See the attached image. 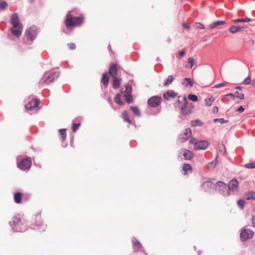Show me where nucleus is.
I'll use <instances>...</instances> for the list:
<instances>
[{"instance_id": "1", "label": "nucleus", "mask_w": 255, "mask_h": 255, "mask_svg": "<svg viewBox=\"0 0 255 255\" xmlns=\"http://www.w3.org/2000/svg\"><path fill=\"white\" fill-rule=\"evenodd\" d=\"M9 224L14 232H22L28 230L27 220L21 218L19 215L13 217Z\"/></svg>"}, {"instance_id": "2", "label": "nucleus", "mask_w": 255, "mask_h": 255, "mask_svg": "<svg viewBox=\"0 0 255 255\" xmlns=\"http://www.w3.org/2000/svg\"><path fill=\"white\" fill-rule=\"evenodd\" d=\"M84 19L83 16H74L72 12H67L64 20V24L69 30H72L74 27L81 26L84 23Z\"/></svg>"}, {"instance_id": "3", "label": "nucleus", "mask_w": 255, "mask_h": 255, "mask_svg": "<svg viewBox=\"0 0 255 255\" xmlns=\"http://www.w3.org/2000/svg\"><path fill=\"white\" fill-rule=\"evenodd\" d=\"M177 102L179 105L181 104L180 109L182 115L186 116L191 113L192 107L188 105V101L185 97H178Z\"/></svg>"}, {"instance_id": "4", "label": "nucleus", "mask_w": 255, "mask_h": 255, "mask_svg": "<svg viewBox=\"0 0 255 255\" xmlns=\"http://www.w3.org/2000/svg\"><path fill=\"white\" fill-rule=\"evenodd\" d=\"M59 76V73L56 72H46L40 80V83L49 84L53 82Z\"/></svg>"}, {"instance_id": "5", "label": "nucleus", "mask_w": 255, "mask_h": 255, "mask_svg": "<svg viewBox=\"0 0 255 255\" xmlns=\"http://www.w3.org/2000/svg\"><path fill=\"white\" fill-rule=\"evenodd\" d=\"M189 142L190 144L194 145V148L195 150H204L209 145V143L207 141L205 140L197 141L196 139L194 137H191Z\"/></svg>"}, {"instance_id": "6", "label": "nucleus", "mask_w": 255, "mask_h": 255, "mask_svg": "<svg viewBox=\"0 0 255 255\" xmlns=\"http://www.w3.org/2000/svg\"><path fill=\"white\" fill-rule=\"evenodd\" d=\"M228 190L226 195L236 194L239 190V182L236 179H232L227 185Z\"/></svg>"}, {"instance_id": "7", "label": "nucleus", "mask_w": 255, "mask_h": 255, "mask_svg": "<svg viewBox=\"0 0 255 255\" xmlns=\"http://www.w3.org/2000/svg\"><path fill=\"white\" fill-rule=\"evenodd\" d=\"M38 29L37 26L32 25L27 28L25 32V36L27 40L33 41L36 38Z\"/></svg>"}, {"instance_id": "8", "label": "nucleus", "mask_w": 255, "mask_h": 255, "mask_svg": "<svg viewBox=\"0 0 255 255\" xmlns=\"http://www.w3.org/2000/svg\"><path fill=\"white\" fill-rule=\"evenodd\" d=\"M34 226L35 227H31L33 229L37 228L40 232H42L45 231L47 225L42 221L41 216L40 214H37L35 217Z\"/></svg>"}, {"instance_id": "9", "label": "nucleus", "mask_w": 255, "mask_h": 255, "mask_svg": "<svg viewBox=\"0 0 255 255\" xmlns=\"http://www.w3.org/2000/svg\"><path fill=\"white\" fill-rule=\"evenodd\" d=\"M31 166V159L30 157L23 158L17 162V167L21 170H28Z\"/></svg>"}, {"instance_id": "10", "label": "nucleus", "mask_w": 255, "mask_h": 255, "mask_svg": "<svg viewBox=\"0 0 255 255\" xmlns=\"http://www.w3.org/2000/svg\"><path fill=\"white\" fill-rule=\"evenodd\" d=\"M215 190L218 191L219 194L224 196H228L226 195V191L228 190L227 185L222 181H219L215 184Z\"/></svg>"}, {"instance_id": "11", "label": "nucleus", "mask_w": 255, "mask_h": 255, "mask_svg": "<svg viewBox=\"0 0 255 255\" xmlns=\"http://www.w3.org/2000/svg\"><path fill=\"white\" fill-rule=\"evenodd\" d=\"M12 36L15 38H19L22 34L23 30V25H15V26H11L9 29Z\"/></svg>"}, {"instance_id": "12", "label": "nucleus", "mask_w": 255, "mask_h": 255, "mask_svg": "<svg viewBox=\"0 0 255 255\" xmlns=\"http://www.w3.org/2000/svg\"><path fill=\"white\" fill-rule=\"evenodd\" d=\"M192 131L190 128L184 129L179 135V140L181 142H185L188 139L191 138Z\"/></svg>"}, {"instance_id": "13", "label": "nucleus", "mask_w": 255, "mask_h": 255, "mask_svg": "<svg viewBox=\"0 0 255 255\" xmlns=\"http://www.w3.org/2000/svg\"><path fill=\"white\" fill-rule=\"evenodd\" d=\"M162 101L161 97L157 96H154L150 97L147 101V104L152 108L158 107Z\"/></svg>"}, {"instance_id": "14", "label": "nucleus", "mask_w": 255, "mask_h": 255, "mask_svg": "<svg viewBox=\"0 0 255 255\" xmlns=\"http://www.w3.org/2000/svg\"><path fill=\"white\" fill-rule=\"evenodd\" d=\"M40 101L38 99L32 98L27 104L25 105V108L27 110L34 111L38 108Z\"/></svg>"}, {"instance_id": "15", "label": "nucleus", "mask_w": 255, "mask_h": 255, "mask_svg": "<svg viewBox=\"0 0 255 255\" xmlns=\"http://www.w3.org/2000/svg\"><path fill=\"white\" fill-rule=\"evenodd\" d=\"M179 157L185 160H190L193 157V153L191 151L183 148L179 151Z\"/></svg>"}, {"instance_id": "16", "label": "nucleus", "mask_w": 255, "mask_h": 255, "mask_svg": "<svg viewBox=\"0 0 255 255\" xmlns=\"http://www.w3.org/2000/svg\"><path fill=\"white\" fill-rule=\"evenodd\" d=\"M254 233L250 229L242 230L240 233V238L242 241L253 237Z\"/></svg>"}, {"instance_id": "17", "label": "nucleus", "mask_w": 255, "mask_h": 255, "mask_svg": "<svg viewBox=\"0 0 255 255\" xmlns=\"http://www.w3.org/2000/svg\"><path fill=\"white\" fill-rule=\"evenodd\" d=\"M202 186L205 191L211 192L212 191L215 189V185H214L212 181L209 180L204 182Z\"/></svg>"}, {"instance_id": "18", "label": "nucleus", "mask_w": 255, "mask_h": 255, "mask_svg": "<svg viewBox=\"0 0 255 255\" xmlns=\"http://www.w3.org/2000/svg\"><path fill=\"white\" fill-rule=\"evenodd\" d=\"M10 23H11V26L22 24L19 21V16L17 13L15 12L11 14L10 16Z\"/></svg>"}, {"instance_id": "19", "label": "nucleus", "mask_w": 255, "mask_h": 255, "mask_svg": "<svg viewBox=\"0 0 255 255\" xmlns=\"http://www.w3.org/2000/svg\"><path fill=\"white\" fill-rule=\"evenodd\" d=\"M132 246L133 250L135 251H138L140 250V249L142 248V245L140 244V243L139 242L138 240H137L135 238H132L131 240Z\"/></svg>"}, {"instance_id": "20", "label": "nucleus", "mask_w": 255, "mask_h": 255, "mask_svg": "<svg viewBox=\"0 0 255 255\" xmlns=\"http://www.w3.org/2000/svg\"><path fill=\"white\" fill-rule=\"evenodd\" d=\"M177 94L174 91L168 90L163 94V97L166 100H169L171 98L176 97Z\"/></svg>"}, {"instance_id": "21", "label": "nucleus", "mask_w": 255, "mask_h": 255, "mask_svg": "<svg viewBox=\"0 0 255 255\" xmlns=\"http://www.w3.org/2000/svg\"><path fill=\"white\" fill-rule=\"evenodd\" d=\"M108 74H110L112 77L113 75H118V68L116 64H113L110 67Z\"/></svg>"}, {"instance_id": "22", "label": "nucleus", "mask_w": 255, "mask_h": 255, "mask_svg": "<svg viewBox=\"0 0 255 255\" xmlns=\"http://www.w3.org/2000/svg\"><path fill=\"white\" fill-rule=\"evenodd\" d=\"M113 83L112 86L114 89H117L121 85V79L118 78L116 75H113L112 77Z\"/></svg>"}, {"instance_id": "23", "label": "nucleus", "mask_w": 255, "mask_h": 255, "mask_svg": "<svg viewBox=\"0 0 255 255\" xmlns=\"http://www.w3.org/2000/svg\"><path fill=\"white\" fill-rule=\"evenodd\" d=\"M244 27V26L233 25L229 28V31L231 33L235 34L240 31Z\"/></svg>"}, {"instance_id": "24", "label": "nucleus", "mask_w": 255, "mask_h": 255, "mask_svg": "<svg viewBox=\"0 0 255 255\" xmlns=\"http://www.w3.org/2000/svg\"><path fill=\"white\" fill-rule=\"evenodd\" d=\"M225 23V21L218 20L212 22L209 25V26L211 29H214L217 27L218 26L224 24Z\"/></svg>"}, {"instance_id": "25", "label": "nucleus", "mask_w": 255, "mask_h": 255, "mask_svg": "<svg viewBox=\"0 0 255 255\" xmlns=\"http://www.w3.org/2000/svg\"><path fill=\"white\" fill-rule=\"evenodd\" d=\"M14 200L16 204H20L22 201V194L20 192H15L14 194Z\"/></svg>"}, {"instance_id": "26", "label": "nucleus", "mask_w": 255, "mask_h": 255, "mask_svg": "<svg viewBox=\"0 0 255 255\" xmlns=\"http://www.w3.org/2000/svg\"><path fill=\"white\" fill-rule=\"evenodd\" d=\"M130 110L132 111V113L136 117H141V112L139 109L136 106H130Z\"/></svg>"}, {"instance_id": "27", "label": "nucleus", "mask_w": 255, "mask_h": 255, "mask_svg": "<svg viewBox=\"0 0 255 255\" xmlns=\"http://www.w3.org/2000/svg\"><path fill=\"white\" fill-rule=\"evenodd\" d=\"M109 78L108 77V72H105L103 74L102 78H101V82L105 86H107L109 83Z\"/></svg>"}, {"instance_id": "28", "label": "nucleus", "mask_w": 255, "mask_h": 255, "mask_svg": "<svg viewBox=\"0 0 255 255\" xmlns=\"http://www.w3.org/2000/svg\"><path fill=\"white\" fill-rule=\"evenodd\" d=\"M183 84L186 87H192L193 85V82L190 78H185L183 79Z\"/></svg>"}, {"instance_id": "29", "label": "nucleus", "mask_w": 255, "mask_h": 255, "mask_svg": "<svg viewBox=\"0 0 255 255\" xmlns=\"http://www.w3.org/2000/svg\"><path fill=\"white\" fill-rule=\"evenodd\" d=\"M182 170L184 172V174H186L192 171V167L189 164H184L182 167Z\"/></svg>"}, {"instance_id": "30", "label": "nucleus", "mask_w": 255, "mask_h": 255, "mask_svg": "<svg viewBox=\"0 0 255 255\" xmlns=\"http://www.w3.org/2000/svg\"><path fill=\"white\" fill-rule=\"evenodd\" d=\"M191 125L193 127H201L203 125V123L199 119H196L191 122Z\"/></svg>"}, {"instance_id": "31", "label": "nucleus", "mask_w": 255, "mask_h": 255, "mask_svg": "<svg viewBox=\"0 0 255 255\" xmlns=\"http://www.w3.org/2000/svg\"><path fill=\"white\" fill-rule=\"evenodd\" d=\"M121 94L117 93L116 95V96H115V99H114L115 102L119 105H122L123 104V102L121 100Z\"/></svg>"}, {"instance_id": "32", "label": "nucleus", "mask_w": 255, "mask_h": 255, "mask_svg": "<svg viewBox=\"0 0 255 255\" xmlns=\"http://www.w3.org/2000/svg\"><path fill=\"white\" fill-rule=\"evenodd\" d=\"M124 97L125 98L126 102L128 104H130L133 101V97L131 94H125Z\"/></svg>"}, {"instance_id": "33", "label": "nucleus", "mask_w": 255, "mask_h": 255, "mask_svg": "<svg viewBox=\"0 0 255 255\" xmlns=\"http://www.w3.org/2000/svg\"><path fill=\"white\" fill-rule=\"evenodd\" d=\"M122 118L124 120L129 124H131V121L130 120L127 111H124L122 114Z\"/></svg>"}, {"instance_id": "34", "label": "nucleus", "mask_w": 255, "mask_h": 255, "mask_svg": "<svg viewBox=\"0 0 255 255\" xmlns=\"http://www.w3.org/2000/svg\"><path fill=\"white\" fill-rule=\"evenodd\" d=\"M59 132L61 135V139L62 141H64L66 138V128H61L59 130Z\"/></svg>"}, {"instance_id": "35", "label": "nucleus", "mask_w": 255, "mask_h": 255, "mask_svg": "<svg viewBox=\"0 0 255 255\" xmlns=\"http://www.w3.org/2000/svg\"><path fill=\"white\" fill-rule=\"evenodd\" d=\"M251 20H252V19L251 18L247 17L246 18L235 19L233 20L232 21L235 23H238V22H249Z\"/></svg>"}, {"instance_id": "36", "label": "nucleus", "mask_w": 255, "mask_h": 255, "mask_svg": "<svg viewBox=\"0 0 255 255\" xmlns=\"http://www.w3.org/2000/svg\"><path fill=\"white\" fill-rule=\"evenodd\" d=\"M217 157L218 156L217 155L213 161L210 162L208 164V167L209 168H214L215 166L216 165V164L217 163Z\"/></svg>"}, {"instance_id": "37", "label": "nucleus", "mask_w": 255, "mask_h": 255, "mask_svg": "<svg viewBox=\"0 0 255 255\" xmlns=\"http://www.w3.org/2000/svg\"><path fill=\"white\" fill-rule=\"evenodd\" d=\"M247 199V200H255V195L254 191H249L246 193Z\"/></svg>"}, {"instance_id": "38", "label": "nucleus", "mask_w": 255, "mask_h": 255, "mask_svg": "<svg viewBox=\"0 0 255 255\" xmlns=\"http://www.w3.org/2000/svg\"><path fill=\"white\" fill-rule=\"evenodd\" d=\"M7 3L4 0L0 1V11H3L7 9Z\"/></svg>"}, {"instance_id": "39", "label": "nucleus", "mask_w": 255, "mask_h": 255, "mask_svg": "<svg viewBox=\"0 0 255 255\" xmlns=\"http://www.w3.org/2000/svg\"><path fill=\"white\" fill-rule=\"evenodd\" d=\"M174 80V78L172 76L169 75L168 76L166 81L164 83V86H166L169 84H171Z\"/></svg>"}, {"instance_id": "40", "label": "nucleus", "mask_w": 255, "mask_h": 255, "mask_svg": "<svg viewBox=\"0 0 255 255\" xmlns=\"http://www.w3.org/2000/svg\"><path fill=\"white\" fill-rule=\"evenodd\" d=\"M80 125V123H73L72 126L73 132H75L78 129Z\"/></svg>"}, {"instance_id": "41", "label": "nucleus", "mask_w": 255, "mask_h": 255, "mask_svg": "<svg viewBox=\"0 0 255 255\" xmlns=\"http://www.w3.org/2000/svg\"><path fill=\"white\" fill-rule=\"evenodd\" d=\"M214 123L219 122L221 124H225V123H228V120H225L223 118L215 119L214 120Z\"/></svg>"}, {"instance_id": "42", "label": "nucleus", "mask_w": 255, "mask_h": 255, "mask_svg": "<svg viewBox=\"0 0 255 255\" xmlns=\"http://www.w3.org/2000/svg\"><path fill=\"white\" fill-rule=\"evenodd\" d=\"M188 99L193 102H196L198 100V97L196 95L194 94H189L188 95Z\"/></svg>"}, {"instance_id": "43", "label": "nucleus", "mask_w": 255, "mask_h": 255, "mask_svg": "<svg viewBox=\"0 0 255 255\" xmlns=\"http://www.w3.org/2000/svg\"><path fill=\"white\" fill-rule=\"evenodd\" d=\"M237 204L241 209H243L245 206V201L243 199H240L237 202Z\"/></svg>"}, {"instance_id": "44", "label": "nucleus", "mask_w": 255, "mask_h": 255, "mask_svg": "<svg viewBox=\"0 0 255 255\" xmlns=\"http://www.w3.org/2000/svg\"><path fill=\"white\" fill-rule=\"evenodd\" d=\"M125 87V94H131L132 91L131 86L130 85H126Z\"/></svg>"}, {"instance_id": "45", "label": "nucleus", "mask_w": 255, "mask_h": 255, "mask_svg": "<svg viewBox=\"0 0 255 255\" xmlns=\"http://www.w3.org/2000/svg\"><path fill=\"white\" fill-rule=\"evenodd\" d=\"M214 101V99L212 97L209 98V99H206L205 100L206 105L207 106H210L212 105V103Z\"/></svg>"}, {"instance_id": "46", "label": "nucleus", "mask_w": 255, "mask_h": 255, "mask_svg": "<svg viewBox=\"0 0 255 255\" xmlns=\"http://www.w3.org/2000/svg\"><path fill=\"white\" fill-rule=\"evenodd\" d=\"M218 149L220 152L223 154L226 152L225 147L224 146L223 144H221L218 145Z\"/></svg>"}, {"instance_id": "47", "label": "nucleus", "mask_w": 255, "mask_h": 255, "mask_svg": "<svg viewBox=\"0 0 255 255\" xmlns=\"http://www.w3.org/2000/svg\"><path fill=\"white\" fill-rule=\"evenodd\" d=\"M235 97L240 100H243L244 99V95L243 93H240L238 91H236L235 92Z\"/></svg>"}, {"instance_id": "48", "label": "nucleus", "mask_w": 255, "mask_h": 255, "mask_svg": "<svg viewBox=\"0 0 255 255\" xmlns=\"http://www.w3.org/2000/svg\"><path fill=\"white\" fill-rule=\"evenodd\" d=\"M245 167L247 168L252 169L255 168V162L252 163H247L245 165Z\"/></svg>"}, {"instance_id": "49", "label": "nucleus", "mask_w": 255, "mask_h": 255, "mask_svg": "<svg viewBox=\"0 0 255 255\" xmlns=\"http://www.w3.org/2000/svg\"><path fill=\"white\" fill-rule=\"evenodd\" d=\"M188 63L190 64V68H191L195 64V59L193 57H190L188 58Z\"/></svg>"}, {"instance_id": "50", "label": "nucleus", "mask_w": 255, "mask_h": 255, "mask_svg": "<svg viewBox=\"0 0 255 255\" xmlns=\"http://www.w3.org/2000/svg\"><path fill=\"white\" fill-rule=\"evenodd\" d=\"M228 84L227 82H224L223 83H219L216 85H215L214 87L215 88H219L223 86H226Z\"/></svg>"}, {"instance_id": "51", "label": "nucleus", "mask_w": 255, "mask_h": 255, "mask_svg": "<svg viewBox=\"0 0 255 255\" xmlns=\"http://www.w3.org/2000/svg\"><path fill=\"white\" fill-rule=\"evenodd\" d=\"M195 26L196 27V28L202 29L205 28V26L203 24L197 22L195 24Z\"/></svg>"}, {"instance_id": "52", "label": "nucleus", "mask_w": 255, "mask_h": 255, "mask_svg": "<svg viewBox=\"0 0 255 255\" xmlns=\"http://www.w3.org/2000/svg\"><path fill=\"white\" fill-rule=\"evenodd\" d=\"M251 82V78L250 76H248V77L245 78L243 83L245 85H248V84H250Z\"/></svg>"}, {"instance_id": "53", "label": "nucleus", "mask_w": 255, "mask_h": 255, "mask_svg": "<svg viewBox=\"0 0 255 255\" xmlns=\"http://www.w3.org/2000/svg\"><path fill=\"white\" fill-rule=\"evenodd\" d=\"M68 46L69 49L73 50L76 48V45L74 43H70L68 44Z\"/></svg>"}, {"instance_id": "54", "label": "nucleus", "mask_w": 255, "mask_h": 255, "mask_svg": "<svg viewBox=\"0 0 255 255\" xmlns=\"http://www.w3.org/2000/svg\"><path fill=\"white\" fill-rule=\"evenodd\" d=\"M244 110H245V109L242 106L239 107L237 109V111L240 112V113L243 112V111H244Z\"/></svg>"}, {"instance_id": "55", "label": "nucleus", "mask_w": 255, "mask_h": 255, "mask_svg": "<svg viewBox=\"0 0 255 255\" xmlns=\"http://www.w3.org/2000/svg\"><path fill=\"white\" fill-rule=\"evenodd\" d=\"M182 26H183V27L185 29H190V26L189 25H188L187 24H186V23H185V22H184L182 24Z\"/></svg>"}, {"instance_id": "56", "label": "nucleus", "mask_w": 255, "mask_h": 255, "mask_svg": "<svg viewBox=\"0 0 255 255\" xmlns=\"http://www.w3.org/2000/svg\"><path fill=\"white\" fill-rule=\"evenodd\" d=\"M185 54V52L184 50H181L179 52V55L181 57H183Z\"/></svg>"}, {"instance_id": "57", "label": "nucleus", "mask_w": 255, "mask_h": 255, "mask_svg": "<svg viewBox=\"0 0 255 255\" xmlns=\"http://www.w3.org/2000/svg\"><path fill=\"white\" fill-rule=\"evenodd\" d=\"M227 96H231L233 98V99H234L236 97H235V93L234 94H232V93H229L228 94H227L226 95Z\"/></svg>"}, {"instance_id": "58", "label": "nucleus", "mask_w": 255, "mask_h": 255, "mask_svg": "<svg viewBox=\"0 0 255 255\" xmlns=\"http://www.w3.org/2000/svg\"><path fill=\"white\" fill-rule=\"evenodd\" d=\"M218 111V108L217 107H214L213 109V113H216Z\"/></svg>"}, {"instance_id": "59", "label": "nucleus", "mask_w": 255, "mask_h": 255, "mask_svg": "<svg viewBox=\"0 0 255 255\" xmlns=\"http://www.w3.org/2000/svg\"><path fill=\"white\" fill-rule=\"evenodd\" d=\"M252 224L253 226L255 227V216H253L252 218Z\"/></svg>"}, {"instance_id": "60", "label": "nucleus", "mask_w": 255, "mask_h": 255, "mask_svg": "<svg viewBox=\"0 0 255 255\" xmlns=\"http://www.w3.org/2000/svg\"><path fill=\"white\" fill-rule=\"evenodd\" d=\"M235 88L236 89H238V90H242V87L241 86H236Z\"/></svg>"}, {"instance_id": "61", "label": "nucleus", "mask_w": 255, "mask_h": 255, "mask_svg": "<svg viewBox=\"0 0 255 255\" xmlns=\"http://www.w3.org/2000/svg\"><path fill=\"white\" fill-rule=\"evenodd\" d=\"M108 101H109V102L111 103L112 102L111 98H109V99H108Z\"/></svg>"}, {"instance_id": "62", "label": "nucleus", "mask_w": 255, "mask_h": 255, "mask_svg": "<svg viewBox=\"0 0 255 255\" xmlns=\"http://www.w3.org/2000/svg\"><path fill=\"white\" fill-rule=\"evenodd\" d=\"M19 157H17V160H19Z\"/></svg>"}, {"instance_id": "63", "label": "nucleus", "mask_w": 255, "mask_h": 255, "mask_svg": "<svg viewBox=\"0 0 255 255\" xmlns=\"http://www.w3.org/2000/svg\"><path fill=\"white\" fill-rule=\"evenodd\" d=\"M198 255H200V253H199V252H198Z\"/></svg>"}, {"instance_id": "64", "label": "nucleus", "mask_w": 255, "mask_h": 255, "mask_svg": "<svg viewBox=\"0 0 255 255\" xmlns=\"http://www.w3.org/2000/svg\"><path fill=\"white\" fill-rule=\"evenodd\" d=\"M255 195V191L254 192Z\"/></svg>"}]
</instances>
